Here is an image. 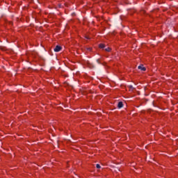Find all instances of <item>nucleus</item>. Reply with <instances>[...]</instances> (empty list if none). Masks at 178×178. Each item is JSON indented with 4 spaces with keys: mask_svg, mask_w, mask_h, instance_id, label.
Here are the masks:
<instances>
[{
    "mask_svg": "<svg viewBox=\"0 0 178 178\" xmlns=\"http://www.w3.org/2000/svg\"><path fill=\"white\" fill-rule=\"evenodd\" d=\"M54 52H60V51H62V47L57 45L54 49Z\"/></svg>",
    "mask_w": 178,
    "mask_h": 178,
    "instance_id": "1",
    "label": "nucleus"
},
{
    "mask_svg": "<svg viewBox=\"0 0 178 178\" xmlns=\"http://www.w3.org/2000/svg\"><path fill=\"white\" fill-rule=\"evenodd\" d=\"M138 69H139L140 70H142L143 72H145V70H147V69L144 67L143 65H140L138 67Z\"/></svg>",
    "mask_w": 178,
    "mask_h": 178,
    "instance_id": "2",
    "label": "nucleus"
},
{
    "mask_svg": "<svg viewBox=\"0 0 178 178\" xmlns=\"http://www.w3.org/2000/svg\"><path fill=\"white\" fill-rule=\"evenodd\" d=\"M118 108H119V109H120L121 108H123V102H118Z\"/></svg>",
    "mask_w": 178,
    "mask_h": 178,
    "instance_id": "3",
    "label": "nucleus"
},
{
    "mask_svg": "<svg viewBox=\"0 0 178 178\" xmlns=\"http://www.w3.org/2000/svg\"><path fill=\"white\" fill-rule=\"evenodd\" d=\"M99 48H101L102 49H104V48H105V44H100L99 45Z\"/></svg>",
    "mask_w": 178,
    "mask_h": 178,
    "instance_id": "4",
    "label": "nucleus"
},
{
    "mask_svg": "<svg viewBox=\"0 0 178 178\" xmlns=\"http://www.w3.org/2000/svg\"><path fill=\"white\" fill-rule=\"evenodd\" d=\"M96 62H97V63H98V65H102L101 60L99 58L97 59Z\"/></svg>",
    "mask_w": 178,
    "mask_h": 178,
    "instance_id": "5",
    "label": "nucleus"
},
{
    "mask_svg": "<svg viewBox=\"0 0 178 178\" xmlns=\"http://www.w3.org/2000/svg\"><path fill=\"white\" fill-rule=\"evenodd\" d=\"M105 51H106V52H110L111 51V48H109V47L106 48Z\"/></svg>",
    "mask_w": 178,
    "mask_h": 178,
    "instance_id": "6",
    "label": "nucleus"
},
{
    "mask_svg": "<svg viewBox=\"0 0 178 178\" xmlns=\"http://www.w3.org/2000/svg\"><path fill=\"white\" fill-rule=\"evenodd\" d=\"M97 169H101V165L99 164L96 165Z\"/></svg>",
    "mask_w": 178,
    "mask_h": 178,
    "instance_id": "7",
    "label": "nucleus"
},
{
    "mask_svg": "<svg viewBox=\"0 0 178 178\" xmlns=\"http://www.w3.org/2000/svg\"><path fill=\"white\" fill-rule=\"evenodd\" d=\"M0 49H1L2 51H3V48H2V47H0Z\"/></svg>",
    "mask_w": 178,
    "mask_h": 178,
    "instance_id": "8",
    "label": "nucleus"
},
{
    "mask_svg": "<svg viewBox=\"0 0 178 178\" xmlns=\"http://www.w3.org/2000/svg\"><path fill=\"white\" fill-rule=\"evenodd\" d=\"M86 38L87 40H90V38H88V37H86Z\"/></svg>",
    "mask_w": 178,
    "mask_h": 178,
    "instance_id": "9",
    "label": "nucleus"
}]
</instances>
